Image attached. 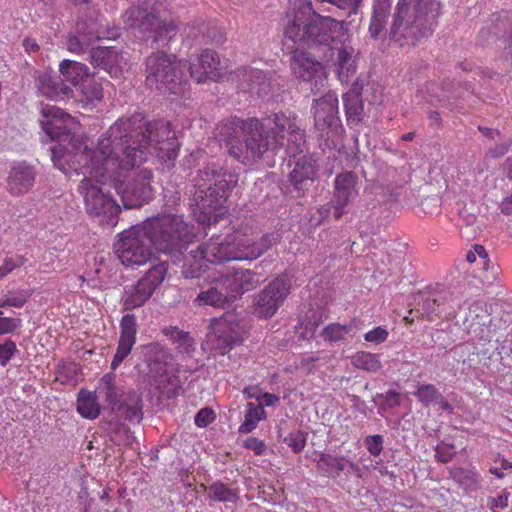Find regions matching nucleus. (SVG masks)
<instances>
[{
    "instance_id": "1",
    "label": "nucleus",
    "mask_w": 512,
    "mask_h": 512,
    "mask_svg": "<svg viewBox=\"0 0 512 512\" xmlns=\"http://www.w3.org/2000/svg\"><path fill=\"white\" fill-rule=\"evenodd\" d=\"M39 122L46 135L58 141L50 148L55 167L66 175L84 176L78 192L86 210L108 225L116 224L120 206L102 185L114 187L124 208L141 207L154 192L152 170L144 164L154 157L172 161L178 155L179 143L170 123L146 122L139 114L119 118L93 146L71 133L74 119L56 106H42Z\"/></svg>"
},
{
    "instance_id": "2",
    "label": "nucleus",
    "mask_w": 512,
    "mask_h": 512,
    "mask_svg": "<svg viewBox=\"0 0 512 512\" xmlns=\"http://www.w3.org/2000/svg\"><path fill=\"white\" fill-rule=\"evenodd\" d=\"M284 132L290 133V141L296 143L290 144V149L297 151L303 140L293 113H274L248 120L233 117L216 127V137L225 142L229 155L245 165L257 162L266 153H275L284 145Z\"/></svg>"
},
{
    "instance_id": "3",
    "label": "nucleus",
    "mask_w": 512,
    "mask_h": 512,
    "mask_svg": "<svg viewBox=\"0 0 512 512\" xmlns=\"http://www.w3.org/2000/svg\"><path fill=\"white\" fill-rule=\"evenodd\" d=\"M194 236L183 215L161 213L119 233L114 249L124 266L136 267L151 259L152 247L178 260Z\"/></svg>"
},
{
    "instance_id": "4",
    "label": "nucleus",
    "mask_w": 512,
    "mask_h": 512,
    "mask_svg": "<svg viewBox=\"0 0 512 512\" xmlns=\"http://www.w3.org/2000/svg\"><path fill=\"white\" fill-rule=\"evenodd\" d=\"M194 181L192 201L196 220L204 226L217 223L226 213L224 204L237 183V177L211 161L198 171Z\"/></svg>"
},
{
    "instance_id": "5",
    "label": "nucleus",
    "mask_w": 512,
    "mask_h": 512,
    "mask_svg": "<svg viewBox=\"0 0 512 512\" xmlns=\"http://www.w3.org/2000/svg\"><path fill=\"white\" fill-rule=\"evenodd\" d=\"M284 35L295 44L308 48H330L349 38L343 21L322 16L303 7L288 16Z\"/></svg>"
},
{
    "instance_id": "6",
    "label": "nucleus",
    "mask_w": 512,
    "mask_h": 512,
    "mask_svg": "<svg viewBox=\"0 0 512 512\" xmlns=\"http://www.w3.org/2000/svg\"><path fill=\"white\" fill-rule=\"evenodd\" d=\"M98 393L111 407V417L103 422V429L116 445L131 446L134 435L122 421L139 422L142 419V401L136 393H124L116 385L113 374L104 375Z\"/></svg>"
},
{
    "instance_id": "7",
    "label": "nucleus",
    "mask_w": 512,
    "mask_h": 512,
    "mask_svg": "<svg viewBox=\"0 0 512 512\" xmlns=\"http://www.w3.org/2000/svg\"><path fill=\"white\" fill-rule=\"evenodd\" d=\"M441 4L438 0H399L391 34L399 39L419 40L432 34L438 24Z\"/></svg>"
},
{
    "instance_id": "8",
    "label": "nucleus",
    "mask_w": 512,
    "mask_h": 512,
    "mask_svg": "<svg viewBox=\"0 0 512 512\" xmlns=\"http://www.w3.org/2000/svg\"><path fill=\"white\" fill-rule=\"evenodd\" d=\"M127 28L137 31L144 39H152L159 47L167 46L178 32L171 15L162 13L160 6L148 12L146 8L131 7L123 14Z\"/></svg>"
},
{
    "instance_id": "9",
    "label": "nucleus",
    "mask_w": 512,
    "mask_h": 512,
    "mask_svg": "<svg viewBox=\"0 0 512 512\" xmlns=\"http://www.w3.org/2000/svg\"><path fill=\"white\" fill-rule=\"evenodd\" d=\"M146 85L162 94H184L182 62L173 54L154 52L146 59Z\"/></svg>"
},
{
    "instance_id": "10",
    "label": "nucleus",
    "mask_w": 512,
    "mask_h": 512,
    "mask_svg": "<svg viewBox=\"0 0 512 512\" xmlns=\"http://www.w3.org/2000/svg\"><path fill=\"white\" fill-rule=\"evenodd\" d=\"M296 127L297 130L301 133V137L303 140V145L293 152L289 146L296 145L293 141H290L291 135L288 132H284V145L280 147L275 154L280 149H285L287 155L293 158V169L289 173L290 182L298 191L299 194H304V192L308 189L309 185L314 181L317 174V160L311 154H303L306 148L305 134L304 131L300 128L298 124V119L296 118ZM274 155V153H272Z\"/></svg>"
},
{
    "instance_id": "11",
    "label": "nucleus",
    "mask_w": 512,
    "mask_h": 512,
    "mask_svg": "<svg viewBox=\"0 0 512 512\" xmlns=\"http://www.w3.org/2000/svg\"><path fill=\"white\" fill-rule=\"evenodd\" d=\"M314 118V127L320 138L328 140L339 134L341 130L338 116V98L335 93H328L315 99L311 106Z\"/></svg>"
},
{
    "instance_id": "12",
    "label": "nucleus",
    "mask_w": 512,
    "mask_h": 512,
    "mask_svg": "<svg viewBox=\"0 0 512 512\" xmlns=\"http://www.w3.org/2000/svg\"><path fill=\"white\" fill-rule=\"evenodd\" d=\"M244 334L243 325L235 317L225 316L213 321L208 343L211 349L225 355L243 342Z\"/></svg>"
},
{
    "instance_id": "13",
    "label": "nucleus",
    "mask_w": 512,
    "mask_h": 512,
    "mask_svg": "<svg viewBox=\"0 0 512 512\" xmlns=\"http://www.w3.org/2000/svg\"><path fill=\"white\" fill-rule=\"evenodd\" d=\"M291 283L287 275L271 281L254 298L253 313L258 318H271L290 293Z\"/></svg>"
},
{
    "instance_id": "14",
    "label": "nucleus",
    "mask_w": 512,
    "mask_h": 512,
    "mask_svg": "<svg viewBox=\"0 0 512 512\" xmlns=\"http://www.w3.org/2000/svg\"><path fill=\"white\" fill-rule=\"evenodd\" d=\"M357 176L351 171L343 172L336 176L334 181L333 199L319 209L321 215L327 214L330 208L334 209L335 219H340L346 212L347 206L358 196Z\"/></svg>"
},
{
    "instance_id": "15",
    "label": "nucleus",
    "mask_w": 512,
    "mask_h": 512,
    "mask_svg": "<svg viewBox=\"0 0 512 512\" xmlns=\"http://www.w3.org/2000/svg\"><path fill=\"white\" fill-rule=\"evenodd\" d=\"M262 282V277L251 269H230L217 278L219 286L226 291L231 300L255 289Z\"/></svg>"
},
{
    "instance_id": "16",
    "label": "nucleus",
    "mask_w": 512,
    "mask_h": 512,
    "mask_svg": "<svg viewBox=\"0 0 512 512\" xmlns=\"http://www.w3.org/2000/svg\"><path fill=\"white\" fill-rule=\"evenodd\" d=\"M233 261H253L263 255L271 246L268 236L256 238L239 230L231 233Z\"/></svg>"
},
{
    "instance_id": "17",
    "label": "nucleus",
    "mask_w": 512,
    "mask_h": 512,
    "mask_svg": "<svg viewBox=\"0 0 512 512\" xmlns=\"http://www.w3.org/2000/svg\"><path fill=\"white\" fill-rule=\"evenodd\" d=\"M232 240L231 233L214 235L199 246L197 251L192 252V257L195 260L199 258L215 264L233 261Z\"/></svg>"
},
{
    "instance_id": "18",
    "label": "nucleus",
    "mask_w": 512,
    "mask_h": 512,
    "mask_svg": "<svg viewBox=\"0 0 512 512\" xmlns=\"http://www.w3.org/2000/svg\"><path fill=\"white\" fill-rule=\"evenodd\" d=\"M232 79L240 90L259 97L267 95L272 90L270 77L259 69L239 67L232 73Z\"/></svg>"
},
{
    "instance_id": "19",
    "label": "nucleus",
    "mask_w": 512,
    "mask_h": 512,
    "mask_svg": "<svg viewBox=\"0 0 512 512\" xmlns=\"http://www.w3.org/2000/svg\"><path fill=\"white\" fill-rule=\"evenodd\" d=\"M91 64L104 69L111 77L120 78L127 59L116 47H95L90 50Z\"/></svg>"
},
{
    "instance_id": "20",
    "label": "nucleus",
    "mask_w": 512,
    "mask_h": 512,
    "mask_svg": "<svg viewBox=\"0 0 512 512\" xmlns=\"http://www.w3.org/2000/svg\"><path fill=\"white\" fill-rule=\"evenodd\" d=\"M137 319L133 314H126L120 321V337L117 350L111 362V368L116 370L131 353L136 343Z\"/></svg>"
},
{
    "instance_id": "21",
    "label": "nucleus",
    "mask_w": 512,
    "mask_h": 512,
    "mask_svg": "<svg viewBox=\"0 0 512 512\" xmlns=\"http://www.w3.org/2000/svg\"><path fill=\"white\" fill-rule=\"evenodd\" d=\"M36 172L25 162L12 165L7 178L8 191L15 196L27 193L35 183Z\"/></svg>"
},
{
    "instance_id": "22",
    "label": "nucleus",
    "mask_w": 512,
    "mask_h": 512,
    "mask_svg": "<svg viewBox=\"0 0 512 512\" xmlns=\"http://www.w3.org/2000/svg\"><path fill=\"white\" fill-rule=\"evenodd\" d=\"M292 73L296 78L317 84L324 74L322 64L303 51H295L291 58Z\"/></svg>"
},
{
    "instance_id": "23",
    "label": "nucleus",
    "mask_w": 512,
    "mask_h": 512,
    "mask_svg": "<svg viewBox=\"0 0 512 512\" xmlns=\"http://www.w3.org/2000/svg\"><path fill=\"white\" fill-rule=\"evenodd\" d=\"M39 92L50 100H65L72 96V89L60 76L50 72H41L36 78Z\"/></svg>"
},
{
    "instance_id": "24",
    "label": "nucleus",
    "mask_w": 512,
    "mask_h": 512,
    "mask_svg": "<svg viewBox=\"0 0 512 512\" xmlns=\"http://www.w3.org/2000/svg\"><path fill=\"white\" fill-rule=\"evenodd\" d=\"M220 61L217 53L210 49L203 50L194 60L190 62V75L198 83L215 77Z\"/></svg>"
},
{
    "instance_id": "25",
    "label": "nucleus",
    "mask_w": 512,
    "mask_h": 512,
    "mask_svg": "<svg viewBox=\"0 0 512 512\" xmlns=\"http://www.w3.org/2000/svg\"><path fill=\"white\" fill-rule=\"evenodd\" d=\"M329 49L336 51L335 66L339 79L347 81L356 71V49L349 44V38Z\"/></svg>"
},
{
    "instance_id": "26",
    "label": "nucleus",
    "mask_w": 512,
    "mask_h": 512,
    "mask_svg": "<svg viewBox=\"0 0 512 512\" xmlns=\"http://www.w3.org/2000/svg\"><path fill=\"white\" fill-rule=\"evenodd\" d=\"M59 70L63 82L70 83L76 89L91 75L85 64L68 59L60 63Z\"/></svg>"
},
{
    "instance_id": "27",
    "label": "nucleus",
    "mask_w": 512,
    "mask_h": 512,
    "mask_svg": "<svg viewBox=\"0 0 512 512\" xmlns=\"http://www.w3.org/2000/svg\"><path fill=\"white\" fill-rule=\"evenodd\" d=\"M450 297V292L441 290L438 292L430 293L429 296L424 300L422 304V311L427 315L429 319H433L435 316L440 317H452L456 314V308L450 307H436V302L440 300H447Z\"/></svg>"
},
{
    "instance_id": "28",
    "label": "nucleus",
    "mask_w": 512,
    "mask_h": 512,
    "mask_svg": "<svg viewBox=\"0 0 512 512\" xmlns=\"http://www.w3.org/2000/svg\"><path fill=\"white\" fill-rule=\"evenodd\" d=\"M152 294L151 288H148L144 282L140 281L126 288L123 297L125 310H132L144 305Z\"/></svg>"
},
{
    "instance_id": "29",
    "label": "nucleus",
    "mask_w": 512,
    "mask_h": 512,
    "mask_svg": "<svg viewBox=\"0 0 512 512\" xmlns=\"http://www.w3.org/2000/svg\"><path fill=\"white\" fill-rule=\"evenodd\" d=\"M342 99L348 124H359L364 114V106L360 95L355 91H349L343 95Z\"/></svg>"
},
{
    "instance_id": "30",
    "label": "nucleus",
    "mask_w": 512,
    "mask_h": 512,
    "mask_svg": "<svg viewBox=\"0 0 512 512\" xmlns=\"http://www.w3.org/2000/svg\"><path fill=\"white\" fill-rule=\"evenodd\" d=\"M344 457L333 456L327 453H320L317 459V469L325 476L335 477L344 471L349 465Z\"/></svg>"
},
{
    "instance_id": "31",
    "label": "nucleus",
    "mask_w": 512,
    "mask_h": 512,
    "mask_svg": "<svg viewBox=\"0 0 512 512\" xmlns=\"http://www.w3.org/2000/svg\"><path fill=\"white\" fill-rule=\"evenodd\" d=\"M100 405L95 393L80 391L77 397V412L85 419H96L100 414Z\"/></svg>"
},
{
    "instance_id": "32",
    "label": "nucleus",
    "mask_w": 512,
    "mask_h": 512,
    "mask_svg": "<svg viewBox=\"0 0 512 512\" xmlns=\"http://www.w3.org/2000/svg\"><path fill=\"white\" fill-rule=\"evenodd\" d=\"M102 38L99 31L90 29L88 32L79 31L77 34L70 35L67 39V48L74 54H82L90 48L92 40Z\"/></svg>"
},
{
    "instance_id": "33",
    "label": "nucleus",
    "mask_w": 512,
    "mask_h": 512,
    "mask_svg": "<svg viewBox=\"0 0 512 512\" xmlns=\"http://www.w3.org/2000/svg\"><path fill=\"white\" fill-rule=\"evenodd\" d=\"M216 287H211L205 291H201L195 299L199 305H209L212 307L224 308L226 304L231 302V298L226 291L216 282Z\"/></svg>"
},
{
    "instance_id": "34",
    "label": "nucleus",
    "mask_w": 512,
    "mask_h": 512,
    "mask_svg": "<svg viewBox=\"0 0 512 512\" xmlns=\"http://www.w3.org/2000/svg\"><path fill=\"white\" fill-rule=\"evenodd\" d=\"M352 365L371 373H377L382 369V363L378 354L366 351H359L351 357Z\"/></svg>"
},
{
    "instance_id": "35",
    "label": "nucleus",
    "mask_w": 512,
    "mask_h": 512,
    "mask_svg": "<svg viewBox=\"0 0 512 512\" xmlns=\"http://www.w3.org/2000/svg\"><path fill=\"white\" fill-rule=\"evenodd\" d=\"M266 418V411L262 406L252 402L247 403L244 422L239 426V432L247 434L252 432L258 422Z\"/></svg>"
},
{
    "instance_id": "36",
    "label": "nucleus",
    "mask_w": 512,
    "mask_h": 512,
    "mask_svg": "<svg viewBox=\"0 0 512 512\" xmlns=\"http://www.w3.org/2000/svg\"><path fill=\"white\" fill-rule=\"evenodd\" d=\"M77 90L81 94V102L85 105L93 104L95 101H100L103 98L102 87L93 79L92 75H90Z\"/></svg>"
},
{
    "instance_id": "37",
    "label": "nucleus",
    "mask_w": 512,
    "mask_h": 512,
    "mask_svg": "<svg viewBox=\"0 0 512 512\" xmlns=\"http://www.w3.org/2000/svg\"><path fill=\"white\" fill-rule=\"evenodd\" d=\"M352 324H340L338 322L328 324L321 332L326 342L336 343L343 341L353 332Z\"/></svg>"
},
{
    "instance_id": "38",
    "label": "nucleus",
    "mask_w": 512,
    "mask_h": 512,
    "mask_svg": "<svg viewBox=\"0 0 512 512\" xmlns=\"http://www.w3.org/2000/svg\"><path fill=\"white\" fill-rule=\"evenodd\" d=\"M208 498L218 502L235 503L238 495L235 490L221 482H214L208 488Z\"/></svg>"
},
{
    "instance_id": "39",
    "label": "nucleus",
    "mask_w": 512,
    "mask_h": 512,
    "mask_svg": "<svg viewBox=\"0 0 512 512\" xmlns=\"http://www.w3.org/2000/svg\"><path fill=\"white\" fill-rule=\"evenodd\" d=\"M390 15V9L378 8L373 6V12L369 24V35L373 39H377L384 31L387 19Z\"/></svg>"
},
{
    "instance_id": "40",
    "label": "nucleus",
    "mask_w": 512,
    "mask_h": 512,
    "mask_svg": "<svg viewBox=\"0 0 512 512\" xmlns=\"http://www.w3.org/2000/svg\"><path fill=\"white\" fill-rule=\"evenodd\" d=\"M167 269V264L160 262L153 265L139 281L144 282L148 288H151V292L154 293L156 288L164 281Z\"/></svg>"
},
{
    "instance_id": "41",
    "label": "nucleus",
    "mask_w": 512,
    "mask_h": 512,
    "mask_svg": "<svg viewBox=\"0 0 512 512\" xmlns=\"http://www.w3.org/2000/svg\"><path fill=\"white\" fill-rule=\"evenodd\" d=\"M440 392L432 384H421L417 386V390L414 395L424 406H430L436 404V401L440 400Z\"/></svg>"
},
{
    "instance_id": "42",
    "label": "nucleus",
    "mask_w": 512,
    "mask_h": 512,
    "mask_svg": "<svg viewBox=\"0 0 512 512\" xmlns=\"http://www.w3.org/2000/svg\"><path fill=\"white\" fill-rule=\"evenodd\" d=\"M454 478L466 488H476L480 481V475L475 470L458 468L454 472Z\"/></svg>"
},
{
    "instance_id": "43",
    "label": "nucleus",
    "mask_w": 512,
    "mask_h": 512,
    "mask_svg": "<svg viewBox=\"0 0 512 512\" xmlns=\"http://www.w3.org/2000/svg\"><path fill=\"white\" fill-rule=\"evenodd\" d=\"M29 294L26 291H9L0 298V308L10 306L21 308L27 302Z\"/></svg>"
},
{
    "instance_id": "44",
    "label": "nucleus",
    "mask_w": 512,
    "mask_h": 512,
    "mask_svg": "<svg viewBox=\"0 0 512 512\" xmlns=\"http://www.w3.org/2000/svg\"><path fill=\"white\" fill-rule=\"evenodd\" d=\"M166 335L169 336L175 343H180L181 341H185V349L186 351L194 350V341L193 338L186 332L179 330L177 328H170L166 330Z\"/></svg>"
},
{
    "instance_id": "45",
    "label": "nucleus",
    "mask_w": 512,
    "mask_h": 512,
    "mask_svg": "<svg viewBox=\"0 0 512 512\" xmlns=\"http://www.w3.org/2000/svg\"><path fill=\"white\" fill-rule=\"evenodd\" d=\"M16 352L18 350L14 341L6 339L0 343V366H6Z\"/></svg>"
},
{
    "instance_id": "46",
    "label": "nucleus",
    "mask_w": 512,
    "mask_h": 512,
    "mask_svg": "<svg viewBox=\"0 0 512 512\" xmlns=\"http://www.w3.org/2000/svg\"><path fill=\"white\" fill-rule=\"evenodd\" d=\"M435 456L436 458L442 462L447 463L452 460L454 457L456 451L453 444L446 443V442H440L435 449Z\"/></svg>"
},
{
    "instance_id": "47",
    "label": "nucleus",
    "mask_w": 512,
    "mask_h": 512,
    "mask_svg": "<svg viewBox=\"0 0 512 512\" xmlns=\"http://www.w3.org/2000/svg\"><path fill=\"white\" fill-rule=\"evenodd\" d=\"M25 261L26 259L21 255H18L16 257L5 258L3 264L0 266V276L4 278L15 268L22 266L25 263Z\"/></svg>"
},
{
    "instance_id": "48",
    "label": "nucleus",
    "mask_w": 512,
    "mask_h": 512,
    "mask_svg": "<svg viewBox=\"0 0 512 512\" xmlns=\"http://www.w3.org/2000/svg\"><path fill=\"white\" fill-rule=\"evenodd\" d=\"M21 325V319L13 317H4L0 310V336L12 333Z\"/></svg>"
},
{
    "instance_id": "49",
    "label": "nucleus",
    "mask_w": 512,
    "mask_h": 512,
    "mask_svg": "<svg viewBox=\"0 0 512 512\" xmlns=\"http://www.w3.org/2000/svg\"><path fill=\"white\" fill-rule=\"evenodd\" d=\"M365 445L371 455L379 456L383 450V437L378 434L368 436L365 438Z\"/></svg>"
},
{
    "instance_id": "50",
    "label": "nucleus",
    "mask_w": 512,
    "mask_h": 512,
    "mask_svg": "<svg viewBox=\"0 0 512 512\" xmlns=\"http://www.w3.org/2000/svg\"><path fill=\"white\" fill-rule=\"evenodd\" d=\"M284 441L295 453L301 452L306 445V439L300 432L289 434Z\"/></svg>"
},
{
    "instance_id": "51",
    "label": "nucleus",
    "mask_w": 512,
    "mask_h": 512,
    "mask_svg": "<svg viewBox=\"0 0 512 512\" xmlns=\"http://www.w3.org/2000/svg\"><path fill=\"white\" fill-rule=\"evenodd\" d=\"M387 337H388L387 330L381 326H378V327L368 331L364 335V339L367 342H371V343H375V344L384 342L387 339Z\"/></svg>"
},
{
    "instance_id": "52",
    "label": "nucleus",
    "mask_w": 512,
    "mask_h": 512,
    "mask_svg": "<svg viewBox=\"0 0 512 512\" xmlns=\"http://www.w3.org/2000/svg\"><path fill=\"white\" fill-rule=\"evenodd\" d=\"M215 419L214 412L209 408H202L195 416L196 426L203 428L212 423Z\"/></svg>"
},
{
    "instance_id": "53",
    "label": "nucleus",
    "mask_w": 512,
    "mask_h": 512,
    "mask_svg": "<svg viewBox=\"0 0 512 512\" xmlns=\"http://www.w3.org/2000/svg\"><path fill=\"white\" fill-rule=\"evenodd\" d=\"M147 349H148L149 354H155V356H156L155 361L159 362L160 365L162 363L166 364V362L169 358V354H168V351L161 344L152 343V344L148 345Z\"/></svg>"
},
{
    "instance_id": "54",
    "label": "nucleus",
    "mask_w": 512,
    "mask_h": 512,
    "mask_svg": "<svg viewBox=\"0 0 512 512\" xmlns=\"http://www.w3.org/2000/svg\"><path fill=\"white\" fill-rule=\"evenodd\" d=\"M244 447L252 450L255 455L261 456L266 451V445L263 440H260L255 437H249L244 441Z\"/></svg>"
},
{
    "instance_id": "55",
    "label": "nucleus",
    "mask_w": 512,
    "mask_h": 512,
    "mask_svg": "<svg viewBox=\"0 0 512 512\" xmlns=\"http://www.w3.org/2000/svg\"><path fill=\"white\" fill-rule=\"evenodd\" d=\"M510 493L507 491H503L497 497H491L488 499V506L493 511L496 512V509H505L508 506V498Z\"/></svg>"
},
{
    "instance_id": "56",
    "label": "nucleus",
    "mask_w": 512,
    "mask_h": 512,
    "mask_svg": "<svg viewBox=\"0 0 512 512\" xmlns=\"http://www.w3.org/2000/svg\"><path fill=\"white\" fill-rule=\"evenodd\" d=\"M495 463H498L499 466H493L489 471L499 479L504 477V471L512 469V462L508 461L504 457L497 458Z\"/></svg>"
},
{
    "instance_id": "57",
    "label": "nucleus",
    "mask_w": 512,
    "mask_h": 512,
    "mask_svg": "<svg viewBox=\"0 0 512 512\" xmlns=\"http://www.w3.org/2000/svg\"><path fill=\"white\" fill-rule=\"evenodd\" d=\"M202 25L198 22L193 23L192 25H186L182 30V35L188 39H195L198 34L201 32Z\"/></svg>"
},
{
    "instance_id": "58",
    "label": "nucleus",
    "mask_w": 512,
    "mask_h": 512,
    "mask_svg": "<svg viewBox=\"0 0 512 512\" xmlns=\"http://www.w3.org/2000/svg\"><path fill=\"white\" fill-rule=\"evenodd\" d=\"M279 401V397L271 393H261L258 405L262 406H273Z\"/></svg>"
},
{
    "instance_id": "59",
    "label": "nucleus",
    "mask_w": 512,
    "mask_h": 512,
    "mask_svg": "<svg viewBox=\"0 0 512 512\" xmlns=\"http://www.w3.org/2000/svg\"><path fill=\"white\" fill-rule=\"evenodd\" d=\"M243 394L249 399L255 398L257 401H259L261 391L257 386H249L244 388Z\"/></svg>"
},
{
    "instance_id": "60",
    "label": "nucleus",
    "mask_w": 512,
    "mask_h": 512,
    "mask_svg": "<svg viewBox=\"0 0 512 512\" xmlns=\"http://www.w3.org/2000/svg\"><path fill=\"white\" fill-rule=\"evenodd\" d=\"M435 85H431V88L427 89L428 96L423 97L427 102H432L433 98L438 99L439 101L443 100L444 98H448V95H445L444 91H442L441 94L436 93L435 91Z\"/></svg>"
},
{
    "instance_id": "61",
    "label": "nucleus",
    "mask_w": 512,
    "mask_h": 512,
    "mask_svg": "<svg viewBox=\"0 0 512 512\" xmlns=\"http://www.w3.org/2000/svg\"><path fill=\"white\" fill-rule=\"evenodd\" d=\"M509 147H510V143H508V142L503 143L500 146L490 149L489 154L493 157L502 156L508 151Z\"/></svg>"
},
{
    "instance_id": "62",
    "label": "nucleus",
    "mask_w": 512,
    "mask_h": 512,
    "mask_svg": "<svg viewBox=\"0 0 512 512\" xmlns=\"http://www.w3.org/2000/svg\"><path fill=\"white\" fill-rule=\"evenodd\" d=\"M23 47L27 53H34L39 49V45L34 39L26 38L23 41Z\"/></svg>"
},
{
    "instance_id": "63",
    "label": "nucleus",
    "mask_w": 512,
    "mask_h": 512,
    "mask_svg": "<svg viewBox=\"0 0 512 512\" xmlns=\"http://www.w3.org/2000/svg\"><path fill=\"white\" fill-rule=\"evenodd\" d=\"M501 212L509 215L512 213V197L506 198L502 201L500 205Z\"/></svg>"
},
{
    "instance_id": "64",
    "label": "nucleus",
    "mask_w": 512,
    "mask_h": 512,
    "mask_svg": "<svg viewBox=\"0 0 512 512\" xmlns=\"http://www.w3.org/2000/svg\"><path fill=\"white\" fill-rule=\"evenodd\" d=\"M505 171L508 178L512 180V157H508L505 161Z\"/></svg>"
}]
</instances>
